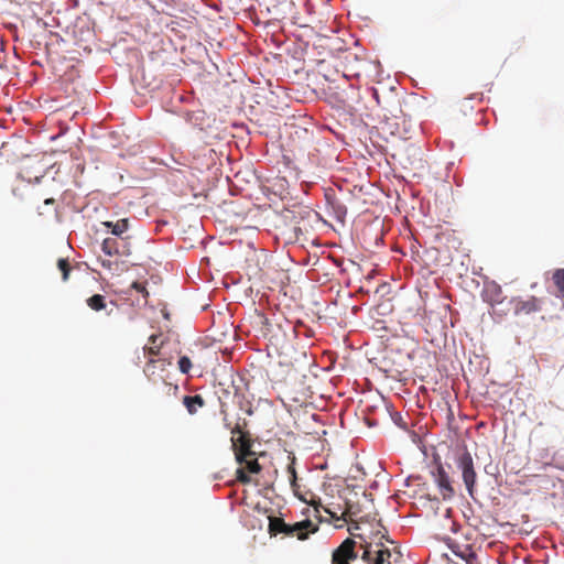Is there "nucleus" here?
<instances>
[{
	"mask_svg": "<svg viewBox=\"0 0 564 564\" xmlns=\"http://www.w3.org/2000/svg\"><path fill=\"white\" fill-rule=\"evenodd\" d=\"M451 550L456 556L466 561L467 564L478 563L477 554L475 553L470 544L459 543L455 541L452 543Z\"/></svg>",
	"mask_w": 564,
	"mask_h": 564,
	"instance_id": "9",
	"label": "nucleus"
},
{
	"mask_svg": "<svg viewBox=\"0 0 564 564\" xmlns=\"http://www.w3.org/2000/svg\"><path fill=\"white\" fill-rule=\"evenodd\" d=\"M224 425H225L226 429H229V430L231 429V424H230V422L228 421L227 417L224 419Z\"/></svg>",
	"mask_w": 564,
	"mask_h": 564,
	"instance_id": "31",
	"label": "nucleus"
},
{
	"mask_svg": "<svg viewBox=\"0 0 564 564\" xmlns=\"http://www.w3.org/2000/svg\"><path fill=\"white\" fill-rule=\"evenodd\" d=\"M164 344L161 335H151L149 337V345L143 348L144 354L149 357H154L160 354V350Z\"/></svg>",
	"mask_w": 564,
	"mask_h": 564,
	"instance_id": "12",
	"label": "nucleus"
},
{
	"mask_svg": "<svg viewBox=\"0 0 564 564\" xmlns=\"http://www.w3.org/2000/svg\"><path fill=\"white\" fill-rule=\"evenodd\" d=\"M434 478L440 488V492L443 499H451L455 495V491L451 484L449 476L447 475V473L445 471L444 467L441 464H438L436 467Z\"/></svg>",
	"mask_w": 564,
	"mask_h": 564,
	"instance_id": "7",
	"label": "nucleus"
},
{
	"mask_svg": "<svg viewBox=\"0 0 564 564\" xmlns=\"http://www.w3.org/2000/svg\"><path fill=\"white\" fill-rule=\"evenodd\" d=\"M178 369L182 373H185V375L189 373V371L192 369V361L187 356H182L178 359Z\"/></svg>",
	"mask_w": 564,
	"mask_h": 564,
	"instance_id": "23",
	"label": "nucleus"
},
{
	"mask_svg": "<svg viewBox=\"0 0 564 564\" xmlns=\"http://www.w3.org/2000/svg\"><path fill=\"white\" fill-rule=\"evenodd\" d=\"M237 480L241 484H249L251 481L250 476L247 474V470L241 467L236 471Z\"/></svg>",
	"mask_w": 564,
	"mask_h": 564,
	"instance_id": "25",
	"label": "nucleus"
},
{
	"mask_svg": "<svg viewBox=\"0 0 564 564\" xmlns=\"http://www.w3.org/2000/svg\"><path fill=\"white\" fill-rule=\"evenodd\" d=\"M171 365V360L163 358L154 359L153 357H150L143 368V372L152 382H158L160 380L165 382L164 373L169 372L167 367Z\"/></svg>",
	"mask_w": 564,
	"mask_h": 564,
	"instance_id": "4",
	"label": "nucleus"
},
{
	"mask_svg": "<svg viewBox=\"0 0 564 564\" xmlns=\"http://www.w3.org/2000/svg\"><path fill=\"white\" fill-rule=\"evenodd\" d=\"M310 505L314 508V510H315L316 512H318V511H319V508H323V510H324L326 513H328V514L330 516L332 520H334V521L343 520L341 516H338L336 512L332 511V510H330L329 508H327V507H323V506H322V503H321V500H317V501H316V500H312V501L310 502Z\"/></svg>",
	"mask_w": 564,
	"mask_h": 564,
	"instance_id": "22",
	"label": "nucleus"
},
{
	"mask_svg": "<svg viewBox=\"0 0 564 564\" xmlns=\"http://www.w3.org/2000/svg\"><path fill=\"white\" fill-rule=\"evenodd\" d=\"M86 303L93 311H96V312L106 310V307H107L106 297L101 294H95V295L88 297Z\"/></svg>",
	"mask_w": 564,
	"mask_h": 564,
	"instance_id": "15",
	"label": "nucleus"
},
{
	"mask_svg": "<svg viewBox=\"0 0 564 564\" xmlns=\"http://www.w3.org/2000/svg\"><path fill=\"white\" fill-rule=\"evenodd\" d=\"M318 527L310 520L289 524L288 536H296L299 540H305L310 533L316 532Z\"/></svg>",
	"mask_w": 564,
	"mask_h": 564,
	"instance_id": "8",
	"label": "nucleus"
},
{
	"mask_svg": "<svg viewBox=\"0 0 564 564\" xmlns=\"http://www.w3.org/2000/svg\"><path fill=\"white\" fill-rule=\"evenodd\" d=\"M20 176H21L23 180H25V181H28V182H30V183H31V182H33V181H34L35 183H37V182H40V180H41L44 175H43V173H42V174H40V175H34V177H32L31 173L29 172V169H28V167H25V169H23V170L20 172Z\"/></svg>",
	"mask_w": 564,
	"mask_h": 564,
	"instance_id": "24",
	"label": "nucleus"
},
{
	"mask_svg": "<svg viewBox=\"0 0 564 564\" xmlns=\"http://www.w3.org/2000/svg\"><path fill=\"white\" fill-rule=\"evenodd\" d=\"M552 280L560 294L564 296V269H556L553 272Z\"/></svg>",
	"mask_w": 564,
	"mask_h": 564,
	"instance_id": "20",
	"label": "nucleus"
},
{
	"mask_svg": "<svg viewBox=\"0 0 564 564\" xmlns=\"http://www.w3.org/2000/svg\"><path fill=\"white\" fill-rule=\"evenodd\" d=\"M241 465H245L243 468L250 474H259L261 471V466L256 455L247 457Z\"/></svg>",
	"mask_w": 564,
	"mask_h": 564,
	"instance_id": "19",
	"label": "nucleus"
},
{
	"mask_svg": "<svg viewBox=\"0 0 564 564\" xmlns=\"http://www.w3.org/2000/svg\"><path fill=\"white\" fill-rule=\"evenodd\" d=\"M169 390L173 391V394H176L178 392V386L177 384H169Z\"/></svg>",
	"mask_w": 564,
	"mask_h": 564,
	"instance_id": "29",
	"label": "nucleus"
},
{
	"mask_svg": "<svg viewBox=\"0 0 564 564\" xmlns=\"http://www.w3.org/2000/svg\"><path fill=\"white\" fill-rule=\"evenodd\" d=\"M348 523V532L352 536L351 539L357 540L359 550H361L360 560L362 564H391V551L383 543H373L365 534L359 533L360 527L357 519Z\"/></svg>",
	"mask_w": 564,
	"mask_h": 564,
	"instance_id": "1",
	"label": "nucleus"
},
{
	"mask_svg": "<svg viewBox=\"0 0 564 564\" xmlns=\"http://www.w3.org/2000/svg\"><path fill=\"white\" fill-rule=\"evenodd\" d=\"M236 460L242 464L247 457L256 455L252 451V440L249 433H241L238 437L231 438Z\"/></svg>",
	"mask_w": 564,
	"mask_h": 564,
	"instance_id": "5",
	"label": "nucleus"
},
{
	"mask_svg": "<svg viewBox=\"0 0 564 564\" xmlns=\"http://www.w3.org/2000/svg\"><path fill=\"white\" fill-rule=\"evenodd\" d=\"M457 467L462 470L464 484L467 488L468 494L473 497L477 475L474 468V460L470 453L465 451L463 454L458 456Z\"/></svg>",
	"mask_w": 564,
	"mask_h": 564,
	"instance_id": "3",
	"label": "nucleus"
},
{
	"mask_svg": "<svg viewBox=\"0 0 564 564\" xmlns=\"http://www.w3.org/2000/svg\"><path fill=\"white\" fill-rule=\"evenodd\" d=\"M132 288L139 292H147L145 288L142 284H140L139 282H133Z\"/></svg>",
	"mask_w": 564,
	"mask_h": 564,
	"instance_id": "27",
	"label": "nucleus"
},
{
	"mask_svg": "<svg viewBox=\"0 0 564 564\" xmlns=\"http://www.w3.org/2000/svg\"><path fill=\"white\" fill-rule=\"evenodd\" d=\"M54 203H55V199H54V198H46V199L44 200V204H45V205H53Z\"/></svg>",
	"mask_w": 564,
	"mask_h": 564,
	"instance_id": "30",
	"label": "nucleus"
},
{
	"mask_svg": "<svg viewBox=\"0 0 564 564\" xmlns=\"http://www.w3.org/2000/svg\"><path fill=\"white\" fill-rule=\"evenodd\" d=\"M102 225L111 229V234L121 237L129 228V219L122 218L117 221H105Z\"/></svg>",
	"mask_w": 564,
	"mask_h": 564,
	"instance_id": "14",
	"label": "nucleus"
},
{
	"mask_svg": "<svg viewBox=\"0 0 564 564\" xmlns=\"http://www.w3.org/2000/svg\"><path fill=\"white\" fill-rule=\"evenodd\" d=\"M513 311L516 315H529L541 310L542 301L535 296L528 299H513Z\"/></svg>",
	"mask_w": 564,
	"mask_h": 564,
	"instance_id": "6",
	"label": "nucleus"
},
{
	"mask_svg": "<svg viewBox=\"0 0 564 564\" xmlns=\"http://www.w3.org/2000/svg\"><path fill=\"white\" fill-rule=\"evenodd\" d=\"M231 431V434L235 436V435H241V433H246L245 431H242V426L237 423L234 427L230 429Z\"/></svg>",
	"mask_w": 564,
	"mask_h": 564,
	"instance_id": "26",
	"label": "nucleus"
},
{
	"mask_svg": "<svg viewBox=\"0 0 564 564\" xmlns=\"http://www.w3.org/2000/svg\"><path fill=\"white\" fill-rule=\"evenodd\" d=\"M357 540L347 538L332 552L330 564H354L359 556Z\"/></svg>",
	"mask_w": 564,
	"mask_h": 564,
	"instance_id": "2",
	"label": "nucleus"
},
{
	"mask_svg": "<svg viewBox=\"0 0 564 564\" xmlns=\"http://www.w3.org/2000/svg\"><path fill=\"white\" fill-rule=\"evenodd\" d=\"M329 205L334 212L336 219L339 221H344L347 215V207L336 199L330 200Z\"/></svg>",
	"mask_w": 564,
	"mask_h": 564,
	"instance_id": "18",
	"label": "nucleus"
},
{
	"mask_svg": "<svg viewBox=\"0 0 564 564\" xmlns=\"http://www.w3.org/2000/svg\"><path fill=\"white\" fill-rule=\"evenodd\" d=\"M289 458L291 459V463L288 466V474L290 475V484H291L293 492L295 495H299L297 475H296V470L294 467L295 456L289 455Z\"/></svg>",
	"mask_w": 564,
	"mask_h": 564,
	"instance_id": "16",
	"label": "nucleus"
},
{
	"mask_svg": "<svg viewBox=\"0 0 564 564\" xmlns=\"http://www.w3.org/2000/svg\"><path fill=\"white\" fill-rule=\"evenodd\" d=\"M288 529L289 524L285 523L282 518L269 517V533L271 535H276L279 533L288 535Z\"/></svg>",
	"mask_w": 564,
	"mask_h": 564,
	"instance_id": "13",
	"label": "nucleus"
},
{
	"mask_svg": "<svg viewBox=\"0 0 564 564\" xmlns=\"http://www.w3.org/2000/svg\"><path fill=\"white\" fill-rule=\"evenodd\" d=\"M57 268L62 272L63 281L66 282L68 280L69 273L72 271V267H70L68 260L67 259H63V258L58 259Z\"/></svg>",
	"mask_w": 564,
	"mask_h": 564,
	"instance_id": "21",
	"label": "nucleus"
},
{
	"mask_svg": "<svg viewBox=\"0 0 564 564\" xmlns=\"http://www.w3.org/2000/svg\"><path fill=\"white\" fill-rule=\"evenodd\" d=\"M361 509L358 503L352 502L350 499H346L345 510L341 513L343 521L352 522L354 519H358Z\"/></svg>",
	"mask_w": 564,
	"mask_h": 564,
	"instance_id": "11",
	"label": "nucleus"
},
{
	"mask_svg": "<svg viewBox=\"0 0 564 564\" xmlns=\"http://www.w3.org/2000/svg\"><path fill=\"white\" fill-rule=\"evenodd\" d=\"M101 265H102V268H105V269L111 270V268H112V262H111L110 260H101Z\"/></svg>",
	"mask_w": 564,
	"mask_h": 564,
	"instance_id": "28",
	"label": "nucleus"
},
{
	"mask_svg": "<svg viewBox=\"0 0 564 564\" xmlns=\"http://www.w3.org/2000/svg\"><path fill=\"white\" fill-rule=\"evenodd\" d=\"M101 250L107 256H113L119 253V245L115 238H106L101 243Z\"/></svg>",
	"mask_w": 564,
	"mask_h": 564,
	"instance_id": "17",
	"label": "nucleus"
},
{
	"mask_svg": "<svg viewBox=\"0 0 564 564\" xmlns=\"http://www.w3.org/2000/svg\"><path fill=\"white\" fill-rule=\"evenodd\" d=\"M183 404L189 414H195L198 409L205 406V400L202 395H185L183 398Z\"/></svg>",
	"mask_w": 564,
	"mask_h": 564,
	"instance_id": "10",
	"label": "nucleus"
}]
</instances>
